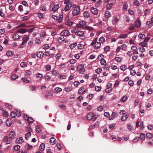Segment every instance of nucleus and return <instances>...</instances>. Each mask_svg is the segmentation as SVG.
<instances>
[{"mask_svg": "<svg viewBox=\"0 0 153 153\" xmlns=\"http://www.w3.org/2000/svg\"><path fill=\"white\" fill-rule=\"evenodd\" d=\"M72 6V4H66L64 8V10L65 11H68L71 8Z\"/></svg>", "mask_w": 153, "mask_h": 153, "instance_id": "obj_17", "label": "nucleus"}, {"mask_svg": "<svg viewBox=\"0 0 153 153\" xmlns=\"http://www.w3.org/2000/svg\"><path fill=\"white\" fill-rule=\"evenodd\" d=\"M97 117L96 116H94L92 112H90L88 114L87 116V119L88 120H92L93 121H95Z\"/></svg>", "mask_w": 153, "mask_h": 153, "instance_id": "obj_2", "label": "nucleus"}, {"mask_svg": "<svg viewBox=\"0 0 153 153\" xmlns=\"http://www.w3.org/2000/svg\"><path fill=\"white\" fill-rule=\"evenodd\" d=\"M140 45L144 47H146L147 46V43L145 42H143L140 43Z\"/></svg>", "mask_w": 153, "mask_h": 153, "instance_id": "obj_59", "label": "nucleus"}, {"mask_svg": "<svg viewBox=\"0 0 153 153\" xmlns=\"http://www.w3.org/2000/svg\"><path fill=\"white\" fill-rule=\"evenodd\" d=\"M138 37L141 39H143L145 38V36L143 34L140 33L139 34Z\"/></svg>", "mask_w": 153, "mask_h": 153, "instance_id": "obj_48", "label": "nucleus"}, {"mask_svg": "<svg viewBox=\"0 0 153 153\" xmlns=\"http://www.w3.org/2000/svg\"><path fill=\"white\" fill-rule=\"evenodd\" d=\"M16 134L15 132L13 131H11L9 133V137L12 140L14 139L16 137Z\"/></svg>", "mask_w": 153, "mask_h": 153, "instance_id": "obj_12", "label": "nucleus"}, {"mask_svg": "<svg viewBox=\"0 0 153 153\" xmlns=\"http://www.w3.org/2000/svg\"><path fill=\"white\" fill-rule=\"evenodd\" d=\"M59 77L62 79H65L66 78V76L65 75H60L59 76Z\"/></svg>", "mask_w": 153, "mask_h": 153, "instance_id": "obj_50", "label": "nucleus"}, {"mask_svg": "<svg viewBox=\"0 0 153 153\" xmlns=\"http://www.w3.org/2000/svg\"><path fill=\"white\" fill-rule=\"evenodd\" d=\"M146 137L149 139H150L152 138L153 137V134L150 133H148L146 134Z\"/></svg>", "mask_w": 153, "mask_h": 153, "instance_id": "obj_33", "label": "nucleus"}, {"mask_svg": "<svg viewBox=\"0 0 153 153\" xmlns=\"http://www.w3.org/2000/svg\"><path fill=\"white\" fill-rule=\"evenodd\" d=\"M140 20L137 19L135 22V26L137 28H139L140 27Z\"/></svg>", "mask_w": 153, "mask_h": 153, "instance_id": "obj_20", "label": "nucleus"}, {"mask_svg": "<svg viewBox=\"0 0 153 153\" xmlns=\"http://www.w3.org/2000/svg\"><path fill=\"white\" fill-rule=\"evenodd\" d=\"M97 38H95L91 44V45H95L94 47L96 49L100 48L101 45V44L100 43L97 42Z\"/></svg>", "mask_w": 153, "mask_h": 153, "instance_id": "obj_1", "label": "nucleus"}, {"mask_svg": "<svg viewBox=\"0 0 153 153\" xmlns=\"http://www.w3.org/2000/svg\"><path fill=\"white\" fill-rule=\"evenodd\" d=\"M77 33L76 35L79 36L81 39H84L85 36L84 34V32L83 31L78 30Z\"/></svg>", "mask_w": 153, "mask_h": 153, "instance_id": "obj_6", "label": "nucleus"}, {"mask_svg": "<svg viewBox=\"0 0 153 153\" xmlns=\"http://www.w3.org/2000/svg\"><path fill=\"white\" fill-rule=\"evenodd\" d=\"M32 146L29 145V144H27L25 146V149L27 150H30L32 148Z\"/></svg>", "mask_w": 153, "mask_h": 153, "instance_id": "obj_32", "label": "nucleus"}, {"mask_svg": "<svg viewBox=\"0 0 153 153\" xmlns=\"http://www.w3.org/2000/svg\"><path fill=\"white\" fill-rule=\"evenodd\" d=\"M113 5V4L112 3H110L108 4L106 6V8L107 9H110Z\"/></svg>", "mask_w": 153, "mask_h": 153, "instance_id": "obj_39", "label": "nucleus"}, {"mask_svg": "<svg viewBox=\"0 0 153 153\" xmlns=\"http://www.w3.org/2000/svg\"><path fill=\"white\" fill-rule=\"evenodd\" d=\"M127 68V67L126 65H123L120 67V68L121 70L124 71Z\"/></svg>", "mask_w": 153, "mask_h": 153, "instance_id": "obj_49", "label": "nucleus"}, {"mask_svg": "<svg viewBox=\"0 0 153 153\" xmlns=\"http://www.w3.org/2000/svg\"><path fill=\"white\" fill-rule=\"evenodd\" d=\"M146 24L148 27H150L153 25V24L150 21H148L147 22Z\"/></svg>", "mask_w": 153, "mask_h": 153, "instance_id": "obj_43", "label": "nucleus"}, {"mask_svg": "<svg viewBox=\"0 0 153 153\" xmlns=\"http://www.w3.org/2000/svg\"><path fill=\"white\" fill-rule=\"evenodd\" d=\"M19 77V76L17 74H15L13 75L11 77V79L13 80H15Z\"/></svg>", "mask_w": 153, "mask_h": 153, "instance_id": "obj_26", "label": "nucleus"}, {"mask_svg": "<svg viewBox=\"0 0 153 153\" xmlns=\"http://www.w3.org/2000/svg\"><path fill=\"white\" fill-rule=\"evenodd\" d=\"M19 36L17 33H14L13 35V38L15 40L19 39Z\"/></svg>", "mask_w": 153, "mask_h": 153, "instance_id": "obj_21", "label": "nucleus"}, {"mask_svg": "<svg viewBox=\"0 0 153 153\" xmlns=\"http://www.w3.org/2000/svg\"><path fill=\"white\" fill-rule=\"evenodd\" d=\"M85 91L86 88L83 87H82L79 88L78 91V93L80 94H81L85 92Z\"/></svg>", "mask_w": 153, "mask_h": 153, "instance_id": "obj_11", "label": "nucleus"}, {"mask_svg": "<svg viewBox=\"0 0 153 153\" xmlns=\"http://www.w3.org/2000/svg\"><path fill=\"white\" fill-rule=\"evenodd\" d=\"M100 63L102 65H105L106 64V61L105 59H102L100 61Z\"/></svg>", "mask_w": 153, "mask_h": 153, "instance_id": "obj_47", "label": "nucleus"}, {"mask_svg": "<svg viewBox=\"0 0 153 153\" xmlns=\"http://www.w3.org/2000/svg\"><path fill=\"white\" fill-rule=\"evenodd\" d=\"M104 116L108 118L110 116V114H109V112H105L104 113Z\"/></svg>", "mask_w": 153, "mask_h": 153, "instance_id": "obj_64", "label": "nucleus"}, {"mask_svg": "<svg viewBox=\"0 0 153 153\" xmlns=\"http://www.w3.org/2000/svg\"><path fill=\"white\" fill-rule=\"evenodd\" d=\"M49 47V46L48 44H46L43 45V48L44 49H48Z\"/></svg>", "mask_w": 153, "mask_h": 153, "instance_id": "obj_51", "label": "nucleus"}, {"mask_svg": "<svg viewBox=\"0 0 153 153\" xmlns=\"http://www.w3.org/2000/svg\"><path fill=\"white\" fill-rule=\"evenodd\" d=\"M117 113L113 112L111 114V117L109 118V120H112L114 119L115 117L117 116Z\"/></svg>", "mask_w": 153, "mask_h": 153, "instance_id": "obj_13", "label": "nucleus"}, {"mask_svg": "<svg viewBox=\"0 0 153 153\" xmlns=\"http://www.w3.org/2000/svg\"><path fill=\"white\" fill-rule=\"evenodd\" d=\"M12 140V139L10 137H8L6 143L7 144H9L11 142Z\"/></svg>", "mask_w": 153, "mask_h": 153, "instance_id": "obj_57", "label": "nucleus"}, {"mask_svg": "<svg viewBox=\"0 0 153 153\" xmlns=\"http://www.w3.org/2000/svg\"><path fill=\"white\" fill-rule=\"evenodd\" d=\"M86 25V23L84 21H81L77 24V26L79 27H82Z\"/></svg>", "mask_w": 153, "mask_h": 153, "instance_id": "obj_10", "label": "nucleus"}, {"mask_svg": "<svg viewBox=\"0 0 153 153\" xmlns=\"http://www.w3.org/2000/svg\"><path fill=\"white\" fill-rule=\"evenodd\" d=\"M70 34V32L68 30H64L61 33V36H69Z\"/></svg>", "mask_w": 153, "mask_h": 153, "instance_id": "obj_7", "label": "nucleus"}, {"mask_svg": "<svg viewBox=\"0 0 153 153\" xmlns=\"http://www.w3.org/2000/svg\"><path fill=\"white\" fill-rule=\"evenodd\" d=\"M56 140L53 137H51L50 140V143L51 145H53L56 143Z\"/></svg>", "mask_w": 153, "mask_h": 153, "instance_id": "obj_15", "label": "nucleus"}, {"mask_svg": "<svg viewBox=\"0 0 153 153\" xmlns=\"http://www.w3.org/2000/svg\"><path fill=\"white\" fill-rule=\"evenodd\" d=\"M70 1V0H65L64 2V4H72V3Z\"/></svg>", "mask_w": 153, "mask_h": 153, "instance_id": "obj_55", "label": "nucleus"}, {"mask_svg": "<svg viewBox=\"0 0 153 153\" xmlns=\"http://www.w3.org/2000/svg\"><path fill=\"white\" fill-rule=\"evenodd\" d=\"M80 10V7L79 6L76 7L72 11V15L76 16L79 14Z\"/></svg>", "mask_w": 153, "mask_h": 153, "instance_id": "obj_3", "label": "nucleus"}, {"mask_svg": "<svg viewBox=\"0 0 153 153\" xmlns=\"http://www.w3.org/2000/svg\"><path fill=\"white\" fill-rule=\"evenodd\" d=\"M45 149V144L42 143L39 146V149L41 151H43Z\"/></svg>", "mask_w": 153, "mask_h": 153, "instance_id": "obj_25", "label": "nucleus"}, {"mask_svg": "<svg viewBox=\"0 0 153 153\" xmlns=\"http://www.w3.org/2000/svg\"><path fill=\"white\" fill-rule=\"evenodd\" d=\"M59 8V6L58 4H53L51 5V8L52 9V11L55 12H56Z\"/></svg>", "mask_w": 153, "mask_h": 153, "instance_id": "obj_5", "label": "nucleus"}, {"mask_svg": "<svg viewBox=\"0 0 153 153\" xmlns=\"http://www.w3.org/2000/svg\"><path fill=\"white\" fill-rule=\"evenodd\" d=\"M27 66V63L25 62H22L20 64V66L22 68H25Z\"/></svg>", "mask_w": 153, "mask_h": 153, "instance_id": "obj_31", "label": "nucleus"}, {"mask_svg": "<svg viewBox=\"0 0 153 153\" xmlns=\"http://www.w3.org/2000/svg\"><path fill=\"white\" fill-rule=\"evenodd\" d=\"M99 41L100 42H102L105 41V39L104 38L102 37L99 39Z\"/></svg>", "mask_w": 153, "mask_h": 153, "instance_id": "obj_60", "label": "nucleus"}, {"mask_svg": "<svg viewBox=\"0 0 153 153\" xmlns=\"http://www.w3.org/2000/svg\"><path fill=\"white\" fill-rule=\"evenodd\" d=\"M133 4L135 6H138L140 5V3L137 0H135L133 2Z\"/></svg>", "mask_w": 153, "mask_h": 153, "instance_id": "obj_40", "label": "nucleus"}, {"mask_svg": "<svg viewBox=\"0 0 153 153\" xmlns=\"http://www.w3.org/2000/svg\"><path fill=\"white\" fill-rule=\"evenodd\" d=\"M41 127L37 125L36 126V131L37 132L39 133H40L41 131Z\"/></svg>", "mask_w": 153, "mask_h": 153, "instance_id": "obj_29", "label": "nucleus"}, {"mask_svg": "<svg viewBox=\"0 0 153 153\" xmlns=\"http://www.w3.org/2000/svg\"><path fill=\"white\" fill-rule=\"evenodd\" d=\"M24 140L21 137L17 138L16 140V142L18 144H22Z\"/></svg>", "mask_w": 153, "mask_h": 153, "instance_id": "obj_9", "label": "nucleus"}, {"mask_svg": "<svg viewBox=\"0 0 153 153\" xmlns=\"http://www.w3.org/2000/svg\"><path fill=\"white\" fill-rule=\"evenodd\" d=\"M128 99V97L126 95L123 97L120 100V101L122 102H124L126 101Z\"/></svg>", "mask_w": 153, "mask_h": 153, "instance_id": "obj_22", "label": "nucleus"}, {"mask_svg": "<svg viewBox=\"0 0 153 153\" xmlns=\"http://www.w3.org/2000/svg\"><path fill=\"white\" fill-rule=\"evenodd\" d=\"M128 34H122L119 36V38L120 39H124L126 38Z\"/></svg>", "mask_w": 153, "mask_h": 153, "instance_id": "obj_34", "label": "nucleus"}, {"mask_svg": "<svg viewBox=\"0 0 153 153\" xmlns=\"http://www.w3.org/2000/svg\"><path fill=\"white\" fill-rule=\"evenodd\" d=\"M64 36H62L59 37L58 38V41L59 42H63L64 40V38L63 37Z\"/></svg>", "mask_w": 153, "mask_h": 153, "instance_id": "obj_41", "label": "nucleus"}, {"mask_svg": "<svg viewBox=\"0 0 153 153\" xmlns=\"http://www.w3.org/2000/svg\"><path fill=\"white\" fill-rule=\"evenodd\" d=\"M22 79L23 82L26 83H28L29 82V81L27 79V78H22Z\"/></svg>", "mask_w": 153, "mask_h": 153, "instance_id": "obj_56", "label": "nucleus"}, {"mask_svg": "<svg viewBox=\"0 0 153 153\" xmlns=\"http://www.w3.org/2000/svg\"><path fill=\"white\" fill-rule=\"evenodd\" d=\"M43 75L40 73H37L36 75V77L38 79L41 78L43 77Z\"/></svg>", "mask_w": 153, "mask_h": 153, "instance_id": "obj_38", "label": "nucleus"}, {"mask_svg": "<svg viewBox=\"0 0 153 153\" xmlns=\"http://www.w3.org/2000/svg\"><path fill=\"white\" fill-rule=\"evenodd\" d=\"M119 20V17L117 16H114L112 20V24L114 25L118 22Z\"/></svg>", "mask_w": 153, "mask_h": 153, "instance_id": "obj_8", "label": "nucleus"}, {"mask_svg": "<svg viewBox=\"0 0 153 153\" xmlns=\"http://www.w3.org/2000/svg\"><path fill=\"white\" fill-rule=\"evenodd\" d=\"M28 36H27L24 35L23 37L22 40L23 41L26 42L28 41Z\"/></svg>", "mask_w": 153, "mask_h": 153, "instance_id": "obj_35", "label": "nucleus"}, {"mask_svg": "<svg viewBox=\"0 0 153 153\" xmlns=\"http://www.w3.org/2000/svg\"><path fill=\"white\" fill-rule=\"evenodd\" d=\"M45 68L47 71H49L51 69V65H48L45 66Z\"/></svg>", "mask_w": 153, "mask_h": 153, "instance_id": "obj_46", "label": "nucleus"}, {"mask_svg": "<svg viewBox=\"0 0 153 153\" xmlns=\"http://www.w3.org/2000/svg\"><path fill=\"white\" fill-rule=\"evenodd\" d=\"M71 89V87L68 86L66 87L65 88V90L66 91L68 92L70 91Z\"/></svg>", "mask_w": 153, "mask_h": 153, "instance_id": "obj_58", "label": "nucleus"}, {"mask_svg": "<svg viewBox=\"0 0 153 153\" xmlns=\"http://www.w3.org/2000/svg\"><path fill=\"white\" fill-rule=\"evenodd\" d=\"M31 136V134L30 132H28L26 133L25 135V138L27 140H28L29 137Z\"/></svg>", "mask_w": 153, "mask_h": 153, "instance_id": "obj_30", "label": "nucleus"}, {"mask_svg": "<svg viewBox=\"0 0 153 153\" xmlns=\"http://www.w3.org/2000/svg\"><path fill=\"white\" fill-rule=\"evenodd\" d=\"M20 148V146L18 145H16L14 146V150L18 151Z\"/></svg>", "mask_w": 153, "mask_h": 153, "instance_id": "obj_36", "label": "nucleus"}, {"mask_svg": "<svg viewBox=\"0 0 153 153\" xmlns=\"http://www.w3.org/2000/svg\"><path fill=\"white\" fill-rule=\"evenodd\" d=\"M56 91V93H58L61 91H62V89L59 87H56L54 89Z\"/></svg>", "mask_w": 153, "mask_h": 153, "instance_id": "obj_45", "label": "nucleus"}, {"mask_svg": "<svg viewBox=\"0 0 153 153\" xmlns=\"http://www.w3.org/2000/svg\"><path fill=\"white\" fill-rule=\"evenodd\" d=\"M44 53L42 51L38 52L36 54L38 58H40L43 57Z\"/></svg>", "mask_w": 153, "mask_h": 153, "instance_id": "obj_23", "label": "nucleus"}, {"mask_svg": "<svg viewBox=\"0 0 153 153\" xmlns=\"http://www.w3.org/2000/svg\"><path fill=\"white\" fill-rule=\"evenodd\" d=\"M11 116L12 118H14L16 116V112L13 111L11 113Z\"/></svg>", "mask_w": 153, "mask_h": 153, "instance_id": "obj_53", "label": "nucleus"}, {"mask_svg": "<svg viewBox=\"0 0 153 153\" xmlns=\"http://www.w3.org/2000/svg\"><path fill=\"white\" fill-rule=\"evenodd\" d=\"M13 51H9L6 52V54L8 56H11L13 54Z\"/></svg>", "mask_w": 153, "mask_h": 153, "instance_id": "obj_28", "label": "nucleus"}, {"mask_svg": "<svg viewBox=\"0 0 153 153\" xmlns=\"http://www.w3.org/2000/svg\"><path fill=\"white\" fill-rule=\"evenodd\" d=\"M27 31V30L24 29H20L18 30L17 32L18 33H24L26 32Z\"/></svg>", "mask_w": 153, "mask_h": 153, "instance_id": "obj_18", "label": "nucleus"}, {"mask_svg": "<svg viewBox=\"0 0 153 153\" xmlns=\"http://www.w3.org/2000/svg\"><path fill=\"white\" fill-rule=\"evenodd\" d=\"M74 85L76 87H77L79 84V82L77 81L74 82Z\"/></svg>", "mask_w": 153, "mask_h": 153, "instance_id": "obj_63", "label": "nucleus"}, {"mask_svg": "<svg viewBox=\"0 0 153 153\" xmlns=\"http://www.w3.org/2000/svg\"><path fill=\"white\" fill-rule=\"evenodd\" d=\"M76 45V43H74L70 45V48L71 49H73Z\"/></svg>", "mask_w": 153, "mask_h": 153, "instance_id": "obj_42", "label": "nucleus"}, {"mask_svg": "<svg viewBox=\"0 0 153 153\" xmlns=\"http://www.w3.org/2000/svg\"><path fill=\"white\" fill-rule=\"evenodd\" d=\"M120 47L121 49L123 50H125L126 48V46L125 44L122 45Z\"/></svg>", "mask_w": 153, "mask_h": 153, "instance_id": "obj_52", "label": "nucleus"}, {"mask_svg": "<svg viewBox=\"0 0 153 153\" xmlns=\"http://www.w3.org/2000/svg\"><path fill=\"white\" fill-rule=\"evenodd\" d=\"M13 123V122L10 119H8L6 121V124L8 126H10Z\"/></svg>", "mask_w": 153, "mask_h": 153, "instance_id": "obj_16", "label": "nucleus"}, {"mask_svg": "<svg viewBox=\"0 0 153 153\" xmlns=\"http://www.w3.org/2000/svg\"><path fill=\"white\" fill-rule=\"evenodd\" d=\"M21 4L25 5L26 7H27L28 6L27 3L25 1H23L21 2Z\"/></svg>", "mask_w": 153, "mask_h": 153, "instance_id": "obj_61", "label": "nucleus"}, {"mask_svg": "<svg viewBox=\"0 0 153 153\" xmlns=\"http://www.w3.org/2000/svg\"><path fill=\"white\" fill-rule=\"evenodd\" d=\"M139 138L141 140L143 141L145 140V134L143 133H141L140 134Z\"/></svg>", "mask_w": 153, "mask_h": 153, "instance_id": "obj_19", "label": "nucleus"}, {"mask_svg": "<svg viewBox=\"0 0 153 153\" xmlns=\"http://www.w3.org/2000/svg\"><path fill=\"white\" fill-rule=\"evenodd\" d=\"M35 42L36 44H39L41 42L40 39L39 38H36L35 40Z\"/></svg>", "mask_w": 153, "mask_h": 153, "instance_id": "obj_62", "label": "nucleus"}, {"mask_svg": "<svg viewBox=\"0 0 153 153\" xmlns=\"http://www.w3.org/2000/svg\"><path fill=\"white\" fill-rule=\"evenodd\" d=\"M84 66L83 65L80 64L77 67V70L79 71V73L83 74L85 71V69L83 68Z\"/></svg>", "mask_w": 153, "mask_h": 153, "instance_id": "obj_4", "label": "nucleus"}, {"mask_svg": "<svg viewBox=\"0 0 153 153\" xmlns=\"http://www.w3.org/2000/svg\"><path fill=\"white\" fill-rule=\"evenodd\" d=\"M105 16L106 17H109L111 16L110 12L108 11H107L105 13Z\"/></svg>", "mask_w": 153, "mask_h": 153, "instance_id": "obj_44", "label": "nucleus"}, {"mask_svg": "<svg viewBox=\"0 0 153 153\" xmlns=\"http://www.w3.org/2000/svg\"><path fill=\"white\" fill-rule=\"evenodd\" d=\"M91 12L95 15H97L98 13V11L97 9L94 7H92L91 9Z\"/></svg>", "mask_w": 153, "mask_h": 153, "instance_id": "obj_14", "label": "nucleus"}, {"mask_svg": "<svg viewBox=\"0 0 153 153\" xmlns=\"http://www.w3.org/2000/svg\"><path fill=\"white\" fill-rule=\"evenodd\" d=\"M83 16L84 17L86 18H88L90 17V14L89 12L87 11H85L84 13Z\"/></svg>", "mask_w": 153, "mask_h": 153, "instance_id": "obj_27", "label": "nucleus"}, {"mask_svg": "<svg viewBox=\"0 0 153 153\" xmlns=\"http://www.w3.org/2000/svg\"><path fill=\"white\" fill-rule=\"evenodd\" d=\"M85 28L86 30L91 31L93 29V27L89 26H85Z\"/></svg>", "mask_w": 153, "mask_h": 153, "instance_id": "obj_54", "label": "nucleus"}, {"mask_svg": "<svg viewBox=\"0 0 153 153\" xmlns=\"http://www.w3.org/2000/svg\"><path fill=\"white\" fill-rule=\"evenodd\" d=\"M46 150L47 153H53V150L49 147H47Z\"/></svg>", "mask_w": 153, "mask_h": 153, "instance_id": "obj_37", "label": "nucleus"}, {"mask_svg": "<svg viewBox=\"0 0 153 153\" xmlns=\"http://www.w3.org/2000/svg\"><path fill=\"white\" fill-rule=\"evenodd\" d=\"M128 117V115L127 114L123 116L121 118V120L123 121H125L127 119Z\"/></svg>", "mask_w": 153, "mask_h": 153, "instance_id": "obj_24", "label": "nucleus"}]
</instances>
